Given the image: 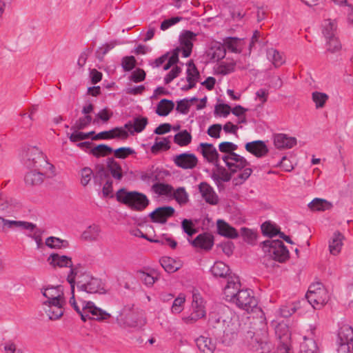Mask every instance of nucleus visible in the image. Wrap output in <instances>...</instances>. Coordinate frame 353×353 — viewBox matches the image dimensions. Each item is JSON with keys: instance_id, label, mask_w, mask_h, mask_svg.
Listing matches in <instances>:
<instances>
[{"instance_id": "nucleus-1", "label": "nucleus", "mask_w": 353, "mask_h": 353, "mask_svg": "<svg viewBox=\"0 0 353 353\" xmlns=\"http://www.w3.org/2000/svg\"><path fill=\"white\" fill-rule=\"evenodd\" d=\"M70 271L67 275V281L71 286L72 296L70 299V304L74 307V309L81 315V319L83 321H86L85 313L91 314L94 319L97 321H105L110 318L111 315L106 311L97 307L94 303L91 301H80L82 310H81L80 307L78 305L76 298L74 296V286L77 283V287L80 285L79 281L83 280L88 272L85 270L84 268L79 263L74 265L72 263L71 266L68 267Z\"/></svg>"}, {"instance_id": "nucleus-2", "label": "nucleus", "mask_w": 353, "mask_h": 353, "mask_svg": "<svg viewBox=\"0 0 353 353\" xmlns=\"http://www.w3.org/2000/svg\"><path fill=\"white\" fill-rule=\"evenodd\" d=\"M26 163L30 169L25 176V182L28 185H40L45 178H52L56 175L54 165L48 161L41 151L37 148L28 150Z\"/></svg>"}, {"instance_id": "nucleus-3", "label": "nucleus", "mask_w": 353, "mask_h": 353, "mask_svg": "<svg viewBox=\"0 0 353 353\" xmlns=\"http://www.w3.org/2000/svg\"><path fill=\"white\" fill-rule=\"evenodd\" d=\"M210 321L215 327L228 336L234 334L239 327L237 316L228 307H223L216 314L212 313Z\"/></svg>"}, {"instance_id": "nucleus-4", "label": "nucleus", "mask_w": 353, "mask_h": 353, "mask_svg": "<svg viewBox=\"0 0 353 353\" xmlns=\"http://www.w3.org/2000/svg\"><path fill=\"white\" fill-rule=\"evenodd\" d=\"M117 201L135 210H143L149 204L147 196L137 192H128L121 188L116 193Z\"/></svg>"}, {"instance_id": "nucleus-5", "label": "nucleus", "mask_w": 353, "mask_h": 353, "mask_svg": "<svg viewBox=\"0 0 353 353\" xmlns=\"http://www.w3.org/2000/svg\"><path fill=\"white\" fill-rule=\"evenodd\" d=\"M191 310L189 315H184L182 317V321L185 324H194L206 315L205 302L197 290H193L192 292Z\"/></svg>"}, {"instance_id": "nucleus-6", "label": "nucleus", "mask_w": 353, "mask_h": 353, "mask_svg": "<svg viewBox=\"0 0 353 353\" xmlns=\"http://www.w3.org/2000/svg\"><path fill=\"white\" fill-rule=\"evenodd\" d=\"M262 249L268 256L278 262L283 263L289 258V252L281 241H265Z\"/></svg>"}, {"instance_id": "nucleus-7", "label": "nucleus", "mask_w": 353, "mask_h": 353, "mask_svg": "<svg viewBox=\"0 0 353 353\" xmlns=\"http://www.w3.org/2000/svg\"><path fill=\"white\" fill-rule=\"evenodd\" d=\"M117 321L125 327L141 329L147 323L146 317L142 311L124 309L117 316Z\"/></svg>"}, {"instance_id": "nucleus-8", "label": "nucleus", "mask_w": 353, "mask_h": 353, "mask_svg": "<svg viewBox=\"0 0 353 353\" xmlns=\"http://www.w3.org/2000/svg\"><path fill=\"white\" fill-rule=\"evenodd\" d=\"M306 298L314 309L319 310L327 303L329 294L322 283H316L310 286Z\"/></svg>"}, {"instance_id": "nucleus-9", "label": "nucleus", "mask_w": 353, "mask_h": 353, "mask_svg": "<svg viewBox=\"0 0 353 353\" xmlns=\"http://www.w3.org/2000/svg\"><path fill=\"white\" fill-rule=\"evenodd\" d=\"M65 301L41 302V310L50 321L59 320L64 314Z\"/></svg>"}, {"instance_id": "nucleus-10", "label": "nucleus", "mask_w": 353, "mask_h": 353, "mask_svg": "<svg viewBox=\"0 0 353 353\" xmlns=\"http://www.w3.org/2000/svg\"><path fill=\"white\" fill-rule=\"evenodd\" d=\"M353 340V328L347 325L343 324L338 333V352L347 353L350 350V343Z\"/></svg>"}, {"instance_id": "nucleus-11", "label": "nucleus", "mask_w": 353, "mask_h": 353, "mask_svg": "<svg viewBox=\"0 0 353 353\" xmlns=\"http://www.w3.org/2000/svg\"><path fill=\"white\" fill-rule=\"evenodd\" d=\"M80 285L78 288L82 292L103 293L104 288L101 281L99 279L92 277L89 273L85 275L83 280L79 281Z\"/></svg>"}, {"instance_id": "nucleus-12", "label": "nucleus", "mask_w": 353, "mask_h": 353, "mask_svg": "<svg viewBox=\"0 0 353 353\" xmlns=\"http://www.w3.org/2000/svg\"><path fill=\"white\" fill-rule=\"evenodd\" d=\"M241 290V283L239 276L236 275L229 276L227 283L223 290V299L227 301L232 302Z\"/></svg>"}, {"instance_id": "nucleus-13", "label": "nucleus", "mask_w": 353, "mask_h": 353, "mask_svg": "<svg viewBox=\"0 0 353 353\" xmlns=\"http://www.w3.org/2000/svg\"><path fill=\"white\" fill-rule=\"evenodd\" d=\"M239 307L249 311L254 307L257 303L252 292L249 290H241L239 292V294L235 297V300L232 301Z\"/></svg>"}, {"instance_id": "nucleus-14", "label": "nucleus", "mask_w": 353, "mask_h": 353, "mask_svg": "<svg viewBox=\"0 0 353 353\" xmlns=\"http://www.w3.org/2000/svg\"><path fill=\"white\" fill-rule=\"evenodd\" d=\"M196 39V34L186 30L181 33L179 37L180 45L176 48L181 52L182 56L185 58L190 56L193 43Z\"/></svg>"}, {"instance_id": "nucleus-15", "label": "nucleus", "mask_w": 353, "mask_h": 353, "mask_svg": "<svg viewBox=\"0 0 353 353\" xmlns=\"http://www.w3.org/2000/svg\"><path fill=\"white\" fill-rule=\"evenodd\" d=\"M41 293L44 298L42 302L65 301L63 288L61 285L42 288Z\"/></svg>"}, {"instance_id": "nucleus-16", "label": "nucleus", "mask_w": 353, "mask_h": 353, "mask_svg": "<svg viewBox=\"0 0 353 353\" xmlns=\"http://www.w3.org/2000/svg\"><path fill=\"white\" fill-rule=\"evenodd\" d=\"M222 159L225 163L229 170L233 172L239 169L244 168L248 165V162L244 157L235 152L225 154L222 157Z\"/></svg>"}, {"instance_id": "nucleus-17", "label": "nucleus", "mask_w": 353, "mask_h": 353, "mask_svg": "<svg viewBox=\"0 0 353 353\" xmlns=\"http://www.w3.org/2000/svg\"><path fill=\"white\" fill-rule=\"evenodd\" d=\"M199 192L202 199L208 204L216 205L219 199L214 188L206 182H201L198 185Z\"/></svg>"}, {"instance_id": "nucleus-18", "label": "nucleus", "mask_w": 353, "mask_h": 353, "mask_svg": "<svg viewBox=\"0 0 353 353\" xmlns=\"http://www.w3.org/2000/svg\"><path fill=\"white\" fill-rule=\"evenodd\" d=\"M49 265L53 269L67 268L71 266L72 259L70 256L59 253H52L47 259Z\"/></svg>"}, {"instance_id": "nucleus-19", "label": "nucleus", "mask_w": 353, "mask_h": 353, "mask_svg": "<svg viewBox=\"0 0 353 353\" xmlns=\"http://www.w3.org/2000/svg\"><path fill=\"white\" fill-rule=\"evenodd\" d=\"M174 163L183 169H193L198 163V159L192 153H183L176 155L174 159Z\"/></svg>"}, {"instance_id": "nucleus-20", "label": "nucleus", "mask_w": 353, "mask_h": 353, "mask_svg": "<svg viewBox=\"0 0 353 353\" xmlns=\"http://www.w3.org/2000/svg\"><path fill=\"white\" fill-rule=\"evenodd\" d=\"M174 213V209L172 206H163L157 208L150 213V216L152 221L156 223H164L168 219L171 217Z\"/></svg>"}, {"instance_id": "nucleus-21", "label": "nucleus", "mask_w": 353, "mask_h": 353, "mask_svg": "<svg viewBox=\"0 0 353 353\" xmlns=\"http://www.w3.org/2000/svg\"><path fill=\"white\" fill-rule=\"evenodd\" d=\"M199 146L201 152L206 161L214 166H217L219 163V158L216 148L212 144L204 143H201Z\"/></svg>"}, {"instance_id": "nucleus-22", "label": "nucleus", "mask_w": 353, "mask_h": 353, "mask_svg": "<svg viewBox=\"0 0 353 353\" xmlns=\"http://www.w3.org/2000/svg\"><path fill=\"white\" fill-rule=\"evenodd\" d=\"M245 148L246 151L258 158L265 156L268 152V149L265 142L259 140L247 143Z\"/></svg>"}, {"instance_id": "nucleus-23", "label": "nucleus", "mask_w": 353, "mask_h": 353, "mask_svg": "<svg viewBox=\"0 0 353 353\" xmlns=\"http://www.w3.org/2000/svg\"><path fill=\"white\" fill-rule=\"evenodd\" d=\"M128 137V132L122 128H115L108 131H103L97 134L93 139H126Z\"/></svg>"}, {"instance_id": "nucleus-24", "label": "nucleus", "mask_w": 353, "mask_h": 353, "mask_svg": "<svg viewBox=\"0 0 353 353\" xmlns=\"http://www.w3.org/2000/svg\"><path fill=\"white\" fill-rule=\"evenodd\" d=\"M148 124V119L146 117H138L134 119L133 122L129 121L123 127L128 134H134L135 132H141Z\"/></svg>"}, {"instance_id": "nucleus-25", "label": "nucleus", "mask_w": 353, "mask_h": 353, "mask_svg": "<svg viewBox=\"0 0 353 353\" xmlns=\"http://www.w3.org/2000/svg\"><path fill=\"white\" fill-rule=\"evenodd\" d=\"M296 139L285 134H277L274 137V143L278 149H289L296 145Z\"/></svg>"}, {"instance_id": "nucleus-26", "label": "nucleus", "mask_w": 353, "mask_h": 353, "mask_svg": "<svg viewBox=\"0 0 353 353\" xmlns=\"http://www.w3.org/2000/svg\"><path fill=\"white\" fill-rule=\"evenodd\" d=\"M192 245L196 248L210 250L214 245L213 236L208 233L201 234L192 241Z\"/></svg>"}, {"instance_id": "nucleus-27", "label": "nucleus", "mask_w": 353, "mask_h": 353, "mask_svg": "<svg viewBox=\"0 0 353 353\" xmlns=\"http://www.w3.org/2000/svg\"><path fill=\"white\" fill-rule=\"evenodd\" d=\"M162 268L168 273H174L183 266V262L179 259L163 256L160 259Z\"/></svg>"}, {"instance_id": "nucleus-28", "label": "nucleus", "mask_w": 353, "mask_h": 353, "mask_svg": "<svg viewBox=\"0 0 353 353\" xmlns=\"http://www.w3.org/2000/svg\"><path fill=\"white\" fill-rule=\"evenodd\" d=\"M101 237V228L99 225L92 224L81 234V238L89 242L97 241Z\"/></svg>"}, {"instance_id": "nucleus-29", "label": "nucleus", "mask_w": 353, "mask_h": 353, "mask_svg": "<svg viewBox=\"0 0 353 353\" xmlns=\"http://www.w3.org/2000/svg\"><path fill=\"white\" fill-rule=\"evenodd\" d=\"M337 28V21L334 19H324L321 23V32L325 39L336 36Z\"/></svg>"}, {"instance_id": "nucleus-30", "label": "nucleus", "mask_w": 353, "mask_h": 353, "mask_svg": "<svg viewBox=\"0 0 353 353\" xmlns=\"http://www.w3.org/2000/svg\"><path fill=\"white\" fill-rule=\"evenodd\" d=\"M199 350L203 353H213L216 349L215 342L209 337L201 336L196 339Z\"/></svg>"}, {"instance_id": "nucleus-31", "label": "nucleus", "mask_w": 353, "mask_h": 353, "mask_svg": "<svg viewBox=\"0 0 353 353\" xmlns=\"http://www.w3.org/2000/svg\"><path fill=\"white\" fill-rule=\"evenodd\" d=\"M344 236L339 232H334L329 242V250L331 254H339L343 245Z\"/></svg>"}, {"instance_id": "nucleus-32", "label": "nucleus", "mask_w": 353, "mask_h": 353, "mask_svg": "<svg viewBox=\"0 0 353 353\" xmlns=\"http://www.w3.org/2000/svg\"><path fill=\"white\" fill-rule=\"evenodd\" d=\"M217 229L220 235L229 238L236 239L238 237V232L236 229L223 220L217 221Z\"/></svg>"}, {"instance_id": "nucleus-33", "label": "nucleus", "mask_w": 353, "mask_h": 353, "mask_svg": "<svg viewBox=\"0 0 353 353\" xmlns=\"http://www.w3.org/2000/svg\"><path fill=\"white\" fill-rule=\"evenodd\" d=\"M199 77V73L195 65L192 62H189L187 69V81L188 82V85L183 87L182 89L188 90L194 87Z\"/></svg>"}, {"instance_id": "nucleus-34", "label": "nucleus", "mask_w": 353, "mask_h": 353, "mask_svg": "<svg viewBox=\"0 0 353 353\" xmlns=\"http://www.w3.org/2000/svg\"><path fill=\"white\" fill-rule=\"evenodd\" d=\"M223 43L225 49L234 53H240L244 46L243 40L236 37H228L224 40Z\"/></svg>"}, {"instance_id": "nucleus-35", "label": "nucleus", "mask_w": 353, "mask_h": 353, "mask_svg": "<svg viewBox=\"0 0 353 353\" xmlns=\"http://www.w3.org/2000/svg\"><path fill=\"white\" fill-rule=\"evenodd\" d=\"M225 47L219 42L214 41L211 43L210 48L208 52V56L214 61L223 59L225 55Z\"/></svg>"}, {"instance_id": "nucleus-36", "label": "nucleus", "mask_w": 353, "mask_h": 353, "mask_svg": "<svg viewBox=\"0 0 353 353\" xmlns=\"http://www.w3.org/2000/svg\"><path fill=\"white\" fill-rule=\"evenodd\" d=\"M212 170V179L216 183L227 182L231 179L230 174L223 168L219 166L218 163L217 166Z\"/></svg>"}, {"instance_id": "nucleus-37", "label": "nucleus", "mask_w": 353, "mask_h": 353, "mask_svg": "<svg viewBox=\"0 0 353 353\" xmlns=\"http://www.w3.org/2000/svg\"><path fill=\"white\" fill-rule=\"evenodd\" d=\"M308 208L313 212L325 211L332 208V204L326 199L315 198L309 203Z\"/></svg>"}, {"instance_id": "nucleus-38", "label": "nucleus", "mask_w": 353, "mask_h": 353, "mask_svg": "<svg viewBox=\"0 0 353 353\" xmlns=\"http://www.w3.org/2000/svg\"><path fill=\"white\" fill-rule=\"evenodd\" d=\"M236 63L234 61H221L215 66L214 71L216 74L226 75L234 71Z\"/></svg>"}, {"instance_id": "nucleus-39", "label": "nucleus", "mask_w": 353, "mask_h": 353, "mask_svg": "<svg viewBox=\"0 0 353 353\" xmlns=\"http://www.w3.org/2000/svg\"><path fill=\"white\" fill-rule=\"evenodd\" d=\"M174 103L173 101L168 99L161 100L157 107L156 113L162 117H165L173 110Z\"/></svg>"}, {"instance_id": "nucleus-40", "label": "nucleus", "mask_w": 353, "mask_h": 353, "mask_svg": "<svg viewBox=\"0 0 353 353\" xmlns=\"http://www.w3.org/2000/svg\"><path fill=\"white\" fill-rule=\"evenodd\" d=\"M229 272V267L222 261L215 262L211 268V272L215 277H226Z\"/></svg>"}, {"instance_id": "nucleus-41", "label": "nucleus", "mask_w": 353, "mask_h": 353, "mask_svg": "<svg viewBox=\"0 0 353 353\" xmlns=\"http://www.w3.org/2000/svg\"><path fill=\"white\" fill-rule=\"evenodd\" d=\"M275 333L283 344H287L290 339L289 328L284 323H279L275 326Z\"/></svg>"}, {"instance_id": "nucleus-42", "label": "nucleus", "mask_w": 353, "mask_h": 353, "mask_svg": "<svg viewBox=\"0 0 353 353\" xmlns=\"http://www.w3.org/2000/svg\"><path fill=\"white\" fill-rule=\"evenodd\" d=\"M45 244L51 249H62L68 247L69 243L66 240L61 239L55 236H50L46 239Z\"/></svg>"}, {"instance_id": "nucleus-43", "label": "nucleus", "mask_w": 353, "mask_h": 353, "mask_svg": "<svg viewBox=\"0 0 353 353\" xmlns=\"http://www.w3.org/2000/svg\"><path fill=\"white\" fill-rule=\"evenodd\" d=\"M325 39V47L327 52L334 54L341 51L342 45L337 36L326 38Z\"/></svg>"}, {"instance_id": "nucleus-44", "label": "nucleus", "mask_w": 353, "mask_h": 353, "mask_svg": "<svg viewBox=\"0 0 353 353\" xmlns=\"http://www.w3.org/2000/svg\"><path fill=\"white\" fill-rule=\"evenodd\" d=\"M301 353H319L316 342L312 339L304 336V341L301 345Z\"/></svg>"}, {"instance_id": "nucleus-45", "label": "nucleus", "mask_w": 353, "mask_h": 353, "mask_svg": "<svg viewBox=\"0 0 353 353\" xmlns=\"http://www.w3.org/2000/svg\"><path fill=\"white\" fill-rule=\"evenodd\" d=\"M267 55L275 67H279L285 62L283 56L275 49H269Z\"/></svg>"}, {"instance_id": "nucleus-46", "label": "nucleus", "mask_w": 353, "mask_h": 353, "mask_svg": "<svg viewBox=\"0 0 353 353\" xmlns=\"http://www.w3.org/2000/svg\"><path fill=\"white\" fill-rule=\"evenodd\" d=\"M140 279L148 287H151L159 279L158 274L154 271L139 272Z\"/></svg>"}, {"instance_id": "nucleus-47", "label": "nucleus", "mask_w": 353, "mask_h": 353, "mask_svg": "<svg viewBox=\"0 0 353 353\" xmlns=\"http://www.w3.org/2000/svg\"><path fill=\"white\" fill-rule=\"evenodd\" d=\"M328 95L323 92H314L312 94V99L315 103L316 108H322L325 106V103L328 100Z\"/></svg>"}, {"instance_id": "nucleus-48", "label": "nucleus", "mask_w": 353, "mask_h": 353, "mask_svg": "<svg viewBox=\"0 0 353 353\" xmlns=\"http://www.w3.org/2000/svg\"><path fill=\"white\" fill-rule=\"evenodd\" d=\"M92 155L99 158L106 157L112 152V148L105 144H100L93 148L91 150Z\"/></svg>"}, {"instance_id": "nucleus-49", "label": "nucleus", "mask_w": 353, "mask_h": 353, "mask_svg": "<svg viewBox=\"0 0 353 353\" xmlns=\"http://www.w3.org/2000/svg\"><path fill=\"white\" fill-rule=\"evenodd\" d=\"M185 303V296L183 294H180L174 300L171 307V312L172 314H179L184 309V305Z\"/></svg>"}, {"instance_id": "nucleus-50", "label": "nucleus", "mask_w": 353, "mask_h": 353, "mask_svg": "<svg viewBox=\"0 0 353 353\" xmlns=\"http://www.w3.org/2000/svg\"><path fill=\"white\" fill-rule=\"evenodd\" d=\"M172 195H173L174 199L180 205L187 203L189 200V195L184 188H179L176 190H173Z\"/></svg>"}, {"instance_id": "nucleus-51", "label": "nucleus", "mask_w": 353, "mask_h": 353, "mask_svg": "<svg viewBox=\"0 0 353 353\" xmlns=\"http://www.w3.org/2000/svg\"><path fill=\"white\" fill-rule=\"evenodd\" d=\"M153 190L155 192V193L159 194V195H163V196H171L173 192V188L168 185L165 183H157L153 185L152 186Z\"/></svg>"}, {"instance_id": "nucleus-52", "label": "nucleus", "mask_w": 353, "mask_h": 353, "mask_svg": "<svg viewBox=\"0 0 353 353\" xmlns=\"http://www.w3.org/2000/svg\"><path fill=\"white\" fill-rule=\"evenodd\" d=\"M261 230L264 235L273 237L276 234H279L280 232L276 225L270 222H265L261 225Z\"/></svg>"}, {"instance_id": "nucleus-53", "label": "nucleus", "mask_w": 353, "mask_h": 353, "mask_svg": "<svg viewBox=\"0 0 353 353\" xmlns=\"http://www.w3.org/2000/svg\"><path fill=\"white\" fill-rule=\"evenodd\" d=\"M108 169L112 177L118 181H121L123 177V172L121 165L115 161H111Z\"/></svg>"}, {"instance_id": "nucleus-54", "label": "nucleus", "mask_w": 353, "mask_h": 353, "mask_svg": "<svg viewBox=\"0 0 353 353\" xmlns=\"http://www.w3.org/2000/svg\"><path fill=\"white\" fill-rule=\"evenodd\" d=\"M299 307V303H292L288 305H283L278 313L282 317H288L294 313Z\"/></svg>"}, {"instance_id": "nucleus-55", "label": "nucleus", "mask_w": 353, "mask_h": 353, "mask_svg": "<svg viewBox=\"0 0 353 353\" xmlns=\"http://www.w3.org/2000/svg\"><path fill=\"white\" fill-rule=\"evenodd\" d=\"M192 140L191 134L186 130L177 133L174 136V141L180 146L188 145Z\"/></svg>"}, {"instance_id": "nucleus-56", "label": "nucleus", "mask_w": 353, "mask_h": 353, "mask_svg": "<svg viewBox=\"0 0 353 353\" xmlns=\"http://www.w3.org/2000/svg\"><path fill=\"white\" fill-rule=\"evenodd\" d=\"M80 183L83 186H86L90 182L93 172L91 168L85 167L80 170Z\"/></svg>"}, {"instance_id": "nucleus-57", "label": "nucleus", "mask_w": 353, "mask_h": 353, "mask_svg": "<svg viewBox=\"0 0 353 353\" xmlns=\"http://www.w3.org/2000/svg\"><path fill=\"white\" fill-rule=\"evenodd\" d=\"M196 101H197V99L196 98H192L190 100H181L177 103L176 110L182 114H186L190 105H193Z\"/></svg>"}, {"instance_id": "nucleus-58", "label": "nucleus", "mask_w": 353, "mask_h": 353, "mask_svg": "<svg viewBox=\"0 0 353 353\" xmlns=\"http://www.w3.org/2000/svg\"><path fill=\"white\" fill-rule=\"evenodd\" d=\"M170 141L166 138H157L154 144L152 146L151 150L155 153L161 150H168L170 148Z\"/></svg>"}, {"instance_id": "nucleus-59", "label": "nucleus", "mask_w": 353, "mask_h": 353, "mask_svg": "<svg viewBox=\"0 0 353 353\" xmlns=\"http://www.w3.org/2000/svg\"><path fill=\"white\" fill-rule=\"evenodd\" d=\"M16 201L12 197L4 194H0V210H7L14 206Z\"/></svg>"}, {"instance_id": "nucleus-60", "label": "nucleus", "mask_w": 353, "mask_h": 353, "mask_svg": "<svg viewBox=\"0 0 353 353\" xmlns=\"http://www.w3.org/2000/svg\"><path fill=\"white\" fill-rule=\"evenodd\" d=\"M252 170L251 168H245L239 174H238L234 179L233 182L234 185H238L242 184L246 181L251 175Z\"/></svg>"}, {"instance_id": "nucleus-61", "label": "nucleus", "mask_w": 353, "mask_h": 353, "mask_svg": "<svg viewBox=\"0 0 353 353\" xmlns=\"http://www.w3.org/2000/svg\"><path fill=\"white\" fill-rule=\"evenodd\" d=\"M219 149L221 152L228 154L234 153V152L237 149V145L232 142L224 141L219 143Z\"/></svg>"}, {"instance_id": "nucleus-62", "label": "nucleus", "mask_w": 353, "mask_h": 353, "mask_svg": "<svg viewBox=\"0 0 353 353\" xmlns=\"http://www.w3.org/2000/svg\"><path fill=\"white\" fill-rule=\"evenodd\" d=\"M117 46L116 41H111L110 43H105L100 47L97 51V54L99 59H103V57L112 49H113Z\"/></svg>"}, {"instance_id": "nucleus-63", "label": "nucleus", "mask_w": 353, "mask_h": 353, "mask_svg": "<svg viewBox=\"0 0 353 353\" xmlns=\"http://www.w3.org/2000/svg\"><path fill=\"white\" fill-rule=\"evenodd\" d=\"M74 131L69 136V139L72 142H77L81 140L86 139L90 137V135L93 132L84 133L79 132V130L73 129Z\"/></svg>"}, {"instance_id": "nucleus-64", "label": "nucleus", "mask_w": 353, "mask_h": 353, "mask_svg": "<svg viewBox=\"0 0 353 353\" xmlns=\"http://www.w3.org/2000/svg\"><path fill=\"white\" fill-rule=\"evenodd\" d=\"M241 233L244 240L248 243H252L256 238V232L252 229L242 228L241 229Z\"/></svg>"}]
</instances>
